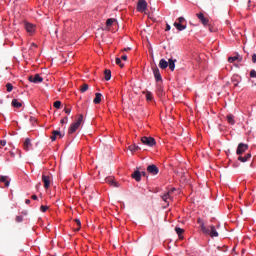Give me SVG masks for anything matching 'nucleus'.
<instances>
[{
	"instance_id": "nucleus-1",
	"label": "nucleus",
	"mask_w": 256,
	"mask_h": 256,
	"mask_svg": "<svg viewBox=\"0 0 256 256\" xmlns=\"http://www.w3.org/2000/svg\"><path fill=\"white\" fill-rule=\"evenodd\" d=\"M81 123H83V114H80L78 120L70 125L68 130L69 135H73L81 127Z\"/></svg>"
},
{
	"instance_id": "nucleus-2",
	"label": "nucleus",
	"mask_w": 256,
	"mask_h": 256,
	"mask_svg": "<svg viewBox=\"0 0 256 256\" xmlns=\"http://www.w3.org/2000/svg\"><path fill=\"white\" fill-rule=\"evenodd\" d=\"M141 141L143 145H147L148 147L155 146V139L153 137L144 136L141 138Z\"/></svg>"
},
{
	"instance_id": "nucleus-3",
	"label": "nucleus",
	"mask_w": 256,
	"mask_h": 256,
	"mask_svg": "<svg viewBox=\"0 0 256 256\" xmlns=\"http://www.w3.org/2000/svg\"><path fill=\"white\" fill-rule=\"evenodd\" d=\"M204 235H210L212 238L213 237H219V232H217V229L213 225H210L207 228V232H203Z\"/></svg>"
},
{
	"instance_id": "nucleus-4",
	"label": "nucleus",
	"mask_w": 256,
	"mask_h": 256,
	"mask_svg": "<svg viewBox=\"0 0 256 256\" xmlns=\"http://www.w3.org/2000/svg\"><path fill=\"white\" fill-rule=\"evenodd\" d=\"M28 80L30 81V83H43V77H41V75L39 74H34L28 77Z\"/></svg>"
},
{
	"instance_id": "nucleus-5",
	"label": "nucleus",
	"mask_w": 256,
	"mask_h": 256,
	"mask_svg": "<svg viewBox=\"0 0 256 256\" xmlns=\"http://www.w3.org/2000/svg\"><path fill=\"white\" fill-rule=\"evenodd\" d=\"M247 149H249L248 144H245V143L238 144V147L236 150V155H243V153H245V151H247Z\"/></svg>"
},
{
	"instance_id": "nucleus-6",
	"label": "nucleus",
	"mask_w": 256,
	"mask_h": 256,
	"mask_svg": "<svg viewBox=\"0 0 256 256\" xmlns=\"http://www.w3.org/2000/svg\"><path fill=\"white\" fill-rule=\"evenodd\" d=\"M147 10V1L145 0H139L137 4V11L140 13H144V11Z\"/></svg>"
},
{
	"instance_id": "nucleus-7",
	"label": "nucleus",
	"mask_w": 256,
	"mask_h": 256,
	"mask_svg": "<svg viewBox=\"0 0 256 256\" xmlns=\"http://www.w3.org/2000/svg\"><path fill=\"white\" fill-rule=\"evenodd\" d=\"M147 171L148 173H150V175H158L159 174V168L157 167V165L151 164L147 167Z\"/></svg>"
},
{
	"instance_id": "nucleus-8",
	"label": "nucleus",
	"mask_w": 256,
	"mask_h": 256,
	"mask_svg": "<svg viewBox=\"0 0 256 256\" xmlns=\"http://www.w3.org/2000/svg\"><path fill=\"white\" fill-rule=\"evenodd\" d=\"M42 181L44 183V189H49V187L51 186V177L44 174L42 176Z\"/></svg>"
},
{
	"instance_id": "nucleus-9",
	"label": "nucleus",
	"mask_w": 256,
	"mask_h": 256,
	"mask_svg": "<svg viewBox=\"0 0 256 256\" xmlns=\"http://www.w3.org/2000/svg\"><path fill=\"white\" fill-rule=\"evenodd\" d=\"M196 17H198V19H199L200 23H202V25H204V26L209 25V19H207L205 17V15H203V13L196 14Z\"/></svg>"
},
{
	"instance_id": "nucleus-10",
	"label": "nucleus",
	"mask_w": 256,
	"mask_h": 256,
	"mask_svg": "<svg viewBox=\"0 0 256 256\" xmlns=\"http://www.w3.org/2000/svg\"><path fill=\"white\" fill-rule=\"evenodd\" d=\"M153 74L155 77V81H157V83H159V81H163V78L161 77V72L159 71V68L154 67Z\"/></svg>"
},
{
	"instance_id": "nucleus-11",
	"label": "nucleus",
	"mask_w": 256,
	"mask_h": 256,
	"mask_svg": "<svg viewBox=\"0 0 256 256\" xmlns=\"http://www.w3.org/2000/svg\"><path fill=\"white\" fill-rule=\"evenodd\" d=\"M24 27L27 33H35V25H33L32 23L25 22Z\"/></svg>"
},
{
	"instance_id": "nucleus-12",
	"label": "nucleus",
	"mask_w": 256,
	"mask_h": 256,
	"mask_svg": "<svg viewBox=\"0 0 256 256\" xmlns=\"http://www.w3.org/2000/svg\"><path fill=\"white\" fill-rule=\"evenodd\" d=\"M235 61H238L239 63H241V61H243V56L236 54V56L228 58V63H235Z\"/></svg>"
},
{
	"instance_id": "nucleus-13",
	"label": "nucleus",
	"mask_w": 256,
	"mask_h": 256,
	"mask_svg": "<svg viewBox=\"0 0 256 256\" xmlns=\"http://www.w3.org/2000/svg\"><path fill=\"white\" fill-rule=\"evenodd\" d=\"M251 159V153H247L245 156L239 155L238 161H241V163H247Z\"/></svg>"
},
{
	"instance_id": "nucleus-14",
	"label": "nucleus",
	"mask_w": 256,
	"mask_h": 256,
	"mask_svg": "<svg viewBox=\"0 0 256 256\" xmlns=\"http://www.w3.org/2000/svg\"><path fill=\"white\" fill-rule=\"evenodd\" d=\"M106 183H108V185H111L112 187H119V184L117 182H115V179L113 177H108L105 179Z\"/></svg>"
},
{
	"instance_id": "nucleus-15",
	"label": "nucleus",
	"mask_w": 256,
	"mask_h": 256,
	"mask_svg": "<svg viewBox=\"0 0 256 256\" xmlns=\"http://www.w3.org/2000/svg\"><path fill=\"white\" fill-rule=\"evenodd\" d=\"M197 223L200 225L202 233H207V228L205 227V222H203V219L198 218Z\"/></svg>"
},
{
	"instance_id": "nucleus-16",
	"label": "nucleus",
	"mask_w": 256,
	"mask_h": 256,
	"mask_svg": "<svg viewBox=\"0 0 256 256\" xmlns=\"http://www.w3.org/2000/svg\"><path fill=\"white\" fill-rule=\"evenodd\" d=\"M132 179H135V181L139 182L141 181V172L139 170L134 171V173H132Z\"/></svg>"
},
{
	"instance_id": "nucleus-17",
	"label": "nucleus",
	"mask_w": 256,
	"mask_h": 256,
	"mask_svg": "<svg viewBox=\"0 0 256 256\" xmlns=\"http://www.w3.org/2000/svg\"><path fill=\"white\" fill-rule=\"evenodd\" d=\"M174 27H176L178 31H185V29H187V25H183L179 22H174Z\"/></svg>"
},
{
	"instance_id": "nucleus-18",
	"label": "nucleus",
	"mask_w": 256,
	"mask_h": 256,
	"mask_svg": "<svg viewBox=\"0 0 256 256\" xmlns=\"http://www.w3.org/2000/svg\"><path fill=\"white\" fill-rule=\"evenodd\" d=\"M175 63H177V60H173V58L168 60V67L170 71H175Z\"/></svg>"
},
{
	"instance_id": "nucleus-19",
	"label": "nucleus",
	"mask_w": 256,
	"mask_h": 256,
	"mask_svg": "<svg viewBox=\"0 0 256 256\" xmlns=\"http://www.w3.org/2000/svg\"><path fill=\"white\" fill-rule=\"evenodd\" d=\"M31 146H32L31 139L26 138L23 144L25 151H29V149H31Z\"/></svg>"
},
{
	"instance_id": "nucleus-20",
	"label": "nucleus",
	"mask_w": 256,
	"mask_h": 256,
	"mask_svg": "<svg viewBox=\"0 0 256 256\" xmlns=\"http://www.w3.org/2000/svg\"><path fill=\"white\" fill-rule=\"evenodd\" d=\"M160 69H167L169 67V62L165 59H161L159 62Z\"/></svg>"
},
{
	"instance_id": "nucleus-21",
	"label": "nucleus",
	"mask_w": 256,
	"mask_h": 256,
	"mask_svg": "<svg viewBox=\"0 0 256 256\" xmlns=\"http://www.w3.org/2000/svg\"><path fill=\"white\" fill-rule=\"evenodd\" d=\"M129 151H131V153H135L137 151H141V147L137 146L136 144H132L128 147Z\"/></svg>"
},
{
	"instance_id": "nucleus-22",
	"label": "nucleus",
	"mask_w": 256,
	"mask_h": 256,
	"mask_svg": "<svg viewBox=\"0 0 256 256\" xmlns=\"http://www.w3.org/2000/svg\"><path fill=\"white\" fill-rule=\"evenodd\" d=\"M101 97H103L101 93H96L93 103H95V105H99V103H101Z\"/></svg>"
},
{
	"instance_id": "nucleus-23",
	"label": "nucleus",
	"mask_w": 256,
	"mask_h": 256,
	"mask_svg": "<svg viewBox=\"0 0 256 256\" xmlns=\"http://www.w3.org/2000/svg\"><path fill=\"white\" fill-rule=\"evenodd\" d=\"M226 119L230 125H235V116L233 114H228Z\"/></svg>"
},
{
	"instance_id": "nucleus-24",
	"label": "nucleus",
	"mask_w": 256,
	"mask_h": 256,
	"mask_svg": "<svg viewBox=\"0 0 256 256\" xmlns=\"http://www.w3.org/2000/svg\"><path fill=\"white\" fill-rule=\"evenodd\" d=\"M12 106L15 107L16 109H19V108L23 107V104L21 102H18L17 99H13Z\"/></svg>"
},
{
	"instance_id": "nucleus-25",
	"label": "nucleus",
	"mask_w": 256,
	"mask_h": 256,
	"mask_svg": "<svg viewBox=\"0 0 256 256\" xmlns=\"http://www.w3.org/2000/svg\"><path fill=\"white\" fill-rule=\"evenodd\" d=\"M232 83L234 84V87H239L240 80L238 75L232 77Z\"/></svg>"
},
{
	"instance_id": "nucleus-26",
	"label": "nucleus",
	"mask_w": 256,
	"mask_h": 256,
	"mask_svg": "<svg viewBox=\"0 0 256 256\" xmlns=\"http://www.w3.org/2000/svg\"><path fill=\"white\" fill-rule=\"evenodd\" d=\"M104 75H105V80H106V81H111V70L106 69V70L104 71Z\"/></svg>"
},
{
	"instance_id": "nucleus-27",
	"label": "nucleus",
	"mask_w": 256,
	"mask_h": 256,
	"mask_svg": "<svg viewBox=\"0 0 256 256\" xmlns=\"http://www.w3.org/2000/svg\"><path fill=\"white\" fill-rule=\"evenodd\" d=\"M169 199H171V193L167 192L166 194L162 195V200L165 201V203H169Z\"/></svg>"
},
{
	"instance_id": "nucleus-28",
	"label": "nucleus",
	"mask_w": 256,
	"mask_h": 256,
	"mask_svg": "<svg viewBox=\"0 0 256 256\" xmlns=\"http://www.w3.org/2000/svg\"><path fill=\"white\" fill-rule=\"evenodd\" d=\"M0 183H5V187H9V181L7 180V176H0Z\"/></svg>"
},
{
	"instance_id": "nucleus-29",
	"label": "nucleus",
	"mask_w": 256,
	"mask_h": 256,
	"mask_svg": "<svg viewBox=\"0 0 256 256\" xmlns=\"http://www.w3.org/2000/svg\"><path fill=\"white\" fill-rule=\"evenodd\" d=\"M89 90V84H82L81 87H80V91L81 93H85L86 91Z\"/></svg>"
},
{
	"instance_id": "nucleus-30",
	"label": "nucleus",
	"mask_w": 256,
	"mask_h": 256,
	"mask_svg": "<svg viewBox=\"0 0 256 256\" xmlns=\"http://www.w3.org/2000/svg\"><path fill=\"white\" fill-rule=\"evenodd\" d=\"M115 19L114 18H109L107 21H106V27H111L113 25V23H115Z\"/></svg>"
},
{
	"instance_id": "nucleus-31",
	"label": "nucleus",
	"mask_w": 256,
	"mask_h": 256,
	"mask_svg": "<svg viewBox=\"0 0 256 256\" xmlns=\"http://www.w3.org/2000/svg\"><path fill=\"white\" fill-rule=\"evenodd\" d=\"M52 135H55L56 137H59L60 139L63 138V134L59 130H53Z\"/></svg>"
},
{
	"instance_id": "nucleus-32",
	"label": "nucleus",
	"mask_w": 256,
	"mask_h": 256,
	"mask_svg": "<svg viewBox=\"0 0 256 256\" xmlns=\"http://www.w3.org/2000/svg\"><path fill=\"white\" fill-rule=\"evenodd\" d=\"M175 231L177 233V235H179V237H181V235H183V233H185V230H183L182 228L176 227Z\"/></svg>"
},
{
	"instance_id": "nucleus-33",
	"label": "nucleus",
	"mask_w": 256,
	"mask_h": 256,
	"mask_svg": "<svg viewBox=\"0 0 256 256\" xmlns=\"http://www.w3.org/2000/svg\"><path fill=\"white\" fill-rule=\"evenodd\" d=\"M116 65H119V67H121L122 69L125 67V64L121 62L120 58H116Z\"/></svg>"
},
{
	"instance_id": "nucleus-34",
	"label": "nucleus",
	"mask_w": 256,
	"mask_h": 256,
	"mask_svg": "<svg viewBox=\"0 0 256 256\" xmlns=\"http://www.w3.org/2000/svg\"><path fill=\"white\" fill-rule=\"evenodd\" d=\"M74 221L77 225V228L75 229V231H79L81 229V220L75 219Z\"/></svg>"
},
{
	"instance_id": "nucleus-35",
	"label": "nucleus",
	"mask_w": 256,
	"mask_h": 256,
	"mask_svg": "<svg viewBox=\"0 0 256 256\" xmlns=\"http://www.w3.org/2000/svg\"><path fill=\"white\" fill-rule=\"evenodd\" d=\"M6 89H7L8 93H11V91H13V84L7 83L6 84Z\"/></svg>"
},
{
	"instance_id": "nucleus-36",
	"label": "nucleus",
	"mask_w": 256,
	"mask_h": 256,
	"mask_svg": "<svg viewBox=\"0 0 256 256\" xmlns=\"http://www.w3.org/2000/svg\"><path fill=\"white\" fill-rule=\"evenodd\" d=\"M146 99L148 101H153V94L151 92H146Z\"/></svg>"
},
{
	"instance_id": "nucleus-37",
	"label": "nucleus",
	"mask_w": 256,
	"mask_h": 256,
	"mask_svg": "<svg viewBox=\"0 0 256 256\" xmlns=\"http://www.w3.org/2000/svg\"><path fill=\"white\" fill-rule=\"evenodd\" d=\"M53 106L55 107V109H61V101H55Z\"/></svg>"
},
{
	"instance_id": "nucleus-38",
	"label": "nucleus",
	"mask_w": 256,
	"mask_h": 256,
	"mask_svg": "<svg viewBox=\"0 0 256 256\" xmlns=\"http://www.w3.org/2000/svg\"><path fill=\"white\" fill-rule=\"evenodd\" d=\"M47 209H49V206L42 205V206L40 207V211H42V213L47 212Z\"/></svg>"
},
{
	"instance_id": "nucleus-39",
	"label": "nucleus",
	"mask_w": 256,
	"mask_h": 256,
	"mask_svg": "<svg viewBox=\"0 0 256 256\" xmlns=\"http://www.w3.org/2000/svg\"><path fill=\"white\" fill-rule=\"evenodd\" d=\"M157 90L159 95H163V87H161V85L157 86Z\"/></svg>"
},
{
	"instance_id": "nucleus-40",
	"label": "nucleus",
	"mask_w": 256,
	"mask_h": 256,
	"mask_svg": "<svg viewBox=\"0 0 256 256\" xmlns=\"http://www.w3.org/2000/svg\"><path fill=\"white\" fill-rule=\"evenodd\" d=\"M22 221H23V216H16L17 223H22Z\"/></svg>"
},
{
	"instance_id": "nucleus-41",
	"label": "nucleus",
	"mask_w": 256,
	"mask_h": 256,
	"mask_svg": "<svg viewBox=\"0 0 256 256\" xmlns=\"http://www.w3.org/2000/svg\"><path fill=\"white\" fill-rule=\"evenodd\" d=\"M7 145V140H1L0 141V146L5 147Z\"/></svg>"
},
{
	"instance_id": "nucleus-42",
	"label": "nucleus",
	"mask_w": 256,
	"mask_h": 256,
	"mask_svg": "<svg viewBox=\"0 0 256 256\" xmlns=\"http://www.w3.org/2000/svg\"><path fill=\"white\" fill-rule=\"evenodd\" d=\"M178 23H180V24L185 23V18L184 17H179L178 18Z\"/></svg>"
},
{
	"instance_id": "nucleus-43",
	"label": "nucleus",
	"mask_w": 256,
	"mask_h": 256,
	"mask_svg": "<svg viewBox=\"0 0 256 256\" xmlns=\"http://www.w3.org/2000/svg\"><path fill=\"white\" fill-rule=\"evenodd\" d=\"M250 77L256 78V71L255 70H251Z\"/></svg>"
},
{
	"instance_id": "nucleus-44",
	"label": "nucleus",
	"mask_w": 256,
	"mask_h": 256,
	"mask_svg": "<svg viewBox=\"0 0 256 256\" xmlns=\"http://www.w3.org/2000/svg\"><path fill=\"white\" fill-rule=\"evenodd\" d=\"M64 113L67 115L71 114V108H64Z\"/></svg>"
},
{
	"instance_id": "nucleus-45",
	"label": "nucleus",
	"mask_w": 256,
	"mask_h": 256,
	"mask_svg": "<svg viewBox=\"0 0 256 256\" xmlns=\"http://www.w3.org/2000/svg\"><path fill=\"white\" fill-rule=\"evenodd\" d=\"M51 141H57V136L56 134H52V136L50 137Z\"/></svg>"
},
{
	"instance_id": "nucleus-46",
	"label": "nucleus",
	"mask_w": 256,
	"mask_h": 256,
	"mask_svg": "<svg viewBox=\"0 0 256 256\" xmlns=\"http://www.w3.org/2000/svg\"><path fill=\"white\" fill-rule=\"evenodd\" d=\"M51 141H57V136L56 134H52V136L50 137Z\"/></svg>"
},
{
	"instance_id": "nucleus-47",
	"label": "nucleus",
	"mask_w": 256,
	"mask_h": 256,
	"mask_svg": "<svg viewBox=\"0 0 256 256\" xmlns=\"http://www.w3.org/2000/svg\"><path fill=\"white\" fill-rule=\"evenodd\" d=\"M67 117H65V118H63L61 121H60V123L63 125V124H65V123H67Z\"/></svg>"
},
{
	"instance_id": "nucleus-48",
	"label": "nucleus",
	"mask_w": 256,
	"mask_h": 256,
	"mask_svg": "<svg viewBox=\"0 0 256 256\" xmlns=\"http://www.w3.org/2000/svg\"><path fill=\"white\" fill-rule=\"evenodd\" d=\"M165 31H171V25L166 24V29H165Z\"/></svg>"
},
{
	"instance_id": "nucleus-49",
	"label": "nucleus",
	"mask_w": 256,
	"mask_h": 256,
	"mask_svg": "<svg viewBox=\"0 0 256 256\" xmlns=\"http://www.w3.org/2000/svg\"><path fill=\"white\" fill-rule=\"evenodd\" d=\"M252 63H256V54L252 55Z\"/></svg>"
},
{
	"instance_id": "nucleus-50",
	"label": "nucleus",
	"mask_w": 256,
	"mask_h": 256,
	"mask_svg": "<svg viewBox=\"0 0 256 256\" xmlns=\"http://www.w3.org/2000/svg\"><path fill=\"white\" fill-rule=\"evenodd\" d=\"M121 59H122V61H127V55H123V56L121 57Z\"/></svg>"
},
{
	"instance_id": "nucleus-51",
	"label": "nucleus",
	"mask_w": 256,
	"mask_h": 256,
	"mask_svg": "<svg viewBox=\"0 0 256 256\" xmlns=\"http://www.w3.org/2000/svg\"><path fill=\"white\" fill-rule=\"evenodd\" d=\"M25 203H26V205H30V203H31V200H29V199H26V200H25Z\"/></svg>"
},
{
	"instance_id": "nucleus-52",
	"label": "nucleus",
	"mask_w": 256,
	"mask_h": 256,
	"mask_svg": "<svg viewBox=\"0 0 256 256\" xmlns=\"http://www.w3.org/2000/svg\"><path fill=\"white\" fill-rule=\"evenodd\" d=\"M32 199H33L34 201H37V195H32Z\"/></svg>"
},
{
	"instance_id": "nucleus-53",
	"label": "nucleus",
	"mask_w": 256,
	"mask_h": 256,
	"mask_svg": "<svg viewBox=\"0 0 256 256\" xmlns=\"http://www.w3.org/2000/svg\"><path fill=\"white\" fill-rule=\"evenodd\" d=\"M141 175H142L143 177H146L147 172H142Z\"/></svg>"
},
{
	"instance_id": "nucleus-54",
	"label": "nucleus",
	"mask_w": 256,
	"mask_h": 256,
	"mask_svg": "<svg viewBox=\"0 0 256 256\" xmlns=\"http://www.w3.org/2000/svg\"><path fill=\"white\" fill-rule=\"evenodd\" d=\"M31 47H37V44L32 43V44H31Z\"/></svg>"
},
{
	"instance_id": "nucleus-55",
	"label": "nucleus",
	"mask_w": 256,
	"mask_h": 256,
	"mask_svg": "<svg viewBox=\"0 0 256 256\" xmlns=\"http://www.w3.org/2000/svg\"><path fill=\"white\" fill-rule=\"evenodd\" d=\"M124 51H131V48H125Z\"/></svg>"
},
{
	"instance_id": "nucleus-56",
	"label": "nucleus",
	"mask_w": 256,
	"mask_h": 256,
	"mask_svg": "<svg viewBox=\"0 0 256 256\" xmlns=\"http://www.w3.org/2000/svg\"><path fill=\"white\" fill-rule=\"evenodd\" d=\"M209 31H210L211 33H213V29H212L211 27H209Z\"/></svg>"
}]
</instances>
